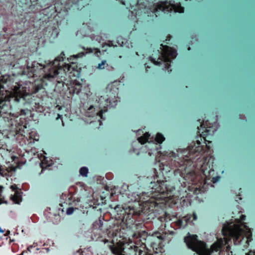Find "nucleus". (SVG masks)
Here are the masks:
<instances>
[{"label":"nucleus","instance_id":"2f4dec72","mask_svg":"<svg viewBox=\"0 0 255 255\" xmlns=\"http://www.w3.org/2000/svg\"><path fill=\"white\" fill-rule=\"evenodd\" d=\"M107 44L111 47V46H117L116 45H114L113 42L112 41H108Z\"/></svg>","mask_w":255,"mask_h":255},{"label":"nucleus","instance_id":"3c124183","mask_svg":"<svg viewBox=\"0 0 255 255\" xmlns=\"http://www.w3.org/2000/svg\"><path fill=\"white\" fill-rule=\"evenodd\" d=\"M148 154H149L150 155H151V153L149 151V152H148Z\"/></svg>","mask_w":255,"mask_h":255},{"label":"nucleus","instance_id":"ddd939ff","mask_svg":"<svg viewBox=\"0 0 255 255\" xmlns=\"http://www.w3.org/2000/svg\"><path fill=\"white\" fill-rule=\"evenodd\" d=\"M14 171L12 167H6L5 166L0 165V175L4 177L10 176L12 171Z\"/></svg>","mask_w":255,"mask_h":255},{"label":"nucleus","instance_id":"c03bdc74","mask_svg":"<svg viewBox=\"0 0 255 255\" xmlns=\"http://www.w3.org/2000/svg\"><path fill=\"white\" fill-rule=\"evenodd\" d=\"M134 236L136 237V238H138L139 236H137L136 234H134Z\"/></svg>","mask_w":255,"mask_h":255},{"label":"nucleus","instance_id":"de8ad7c7","mask_svg":"<svg viewBox=\"0 0 255 255\" xmlns=\"http://www.w3.org/2000/svg\"><path fill=\"white\" fill-rule=\"evenodd\" d=\"M77 201H78V202H79V201H80V199H79V198H77Z\"/></svg>","mask_w":255,"mask_h":255},{"label":"nucleus","instance_id":"e433bc0d","mask_svg":"<svg viewBox=\"0 0 255 255\" xmlns=\"http://www.w3.org/2000/svg\"><path fill=\"white\" fill-rule=\"evenodd\" d=\"M245 219H246V216H245V215H242L241 216V220L242 221H244V220H245Z\"/></svg>","mask_w":255,"mask_h":255},{"label":"nucleus","instance_id":"bb28decb","mask_svg":"<svg viewBox=\"0 0 255 255\" xmlns=\"http://www.w3.org/2000/svg\"><path fill=\"white\" fill-rule=\"evenodd\" d=\"M126 40L123 39L122 37H119L117 38V43L119 45H120L121 46H123L124 43L125 42Z\"/></svg>","mask_w":255,"mask_h":255},{"label":"nucleus","instance_id":"8fccbe9b","mask_svg":"<svg viewBox=\"0 0 255 255\" xmlns=\"http://www.w3.org/2000/svg\"><path fill=\"white\" fill-rule=\"evenodd\" d=\"M149 68V67H148V66H147L146 67V71L147 70V68Z\"/></svg>","mask_w":255,"mask_h":255},{"label":"nucleus","instance_id":"39448f33","mask_svg":"<svg viewBox=\"0 0 255 255\" xmlns=\"http://www.w3.org/2000/svg\"><path fill=\"white\" fill-rule=\"evenodd\" d=\"M233 224V222H226L223 225L222 232L224 237L229 236L233 238V241L235 245H239L241 244L242 240L244 239L243 235L245 234L244 228L246 230H248L246 233V236L248 240H249L252 236L251 230L248 227L245 225V223Z\"/></svg>","mask_w":255,"mask_h":255},{"label":"nucleus","instance_id":"7c9ffc66","mask_svg":"<svg viewBox=\"0 0 255 255\" xmlns=\"http://www.w3.org/2000/svg\"><path fill=\"white\" fill-rule=\"evenodd\" d=\"M11 251H12V252L13 253H16L18 251V249L16 248V245H12V246H11Z\"/></svg>","mask_w":255,"mask_h":255},{"label":"nucleus","instance_id":"37998d69","mask_svg":"<svg viewBox=\"0 0 255 255\" xmlns=\"http://www.w3.org/2000/svg\"><path fill=\"white\" fill-rule=\"evenodd\" d=\"M77 253H78V254H79V255H82V253H81V252H80V251H78L77 252Z\"/></svg>","mask_w":255,"mask_h":255},{"label":"nucleus","instance_id":"5701e85b","mask_svg":"<svg viewBox=\"0 0 255 255\" xmlns=\"http://www.w3.org/2000/svg\"><path fill=\"white\" fill-rule=\"evenodd\" d=\"M29 112V111L27 109L21 108V109H20L19 111L17 112V114L19 116H22V115L25 116V115L28 114Z\"/></svg>","mask_w":255,"mask_h":255},{"label":"nucleus","instance_id":"4c0bfd02","mask_svg":"<svg viewBox=\"0 0 255 255\" xmlns=\"http://www.w3.org/2000/svg\"><path fill=\"white\" fill-rule=\"evenodd\" d=\"M40 166H41V167L42 168V170H41V172L40 173V174H41L43 172V169L44 168V166L43 165V163L42 164H40Z\"/></svg>","mask_w":255,"mask_h":255},{"label":"nucleus","instance_id":"cd10ccee","mask_svg":"<svg viewBox=\"0 0 255 255\" xmlns=\"http://www.w3.org/2000/svg\"><path fill=\"white\" fill-rule=\"evenodd\" d=\"M191 218V216L188 215L183 217V219H185V221L187 222V225L190 221Z\"/></svg>","mask_w":255,"mask_h":255},{"label":"nucleus","instance_id":"6ab92c4d","mask_svg":"<svg viewBox=\"0 0 255 255\" xmlns=\"http://www.w3.org/2000/svg\"><path fill=\"white\" fill-rule=\"evenodd\" d=\"M184 178H186V179H190V180L193 182V183H194L195 182V179L196 178V174L193 171L189 172L187 174L186 177H184Z\"/></svg>","mask_w":255,"mask_h":255},{"label":"nucleus","instance_id":"7ed1b4c3","mask_svg":"<svg viewBox=\"0 0 255 255\" xmlns=\"http://www.w3.org/2000/svg\"><path fill=\"white\" fill-rule=\"evenodd\" d=\"M204 147L201 145L199 140H197L196 142H193L186 149H179L176 153L174 152H170L169 153V159L162 164L163 166H169L173 170L175 175L179 174L181 176H183L182 172L184 169V165L185 162L191 161L192 162L196 159L200 158V155L203 152Z\"/></svg>","mask_w":255,"mask_h":255},{"label":"nucleus","instance_id":"2eb2a0df","mask_svg":"<svg viewBox=\"0 0 255 255\" xmlns=\"http://www.w3.org/2000/svg\"><path fill=\"white\" fill-rule=\"evenodd\" d=\"M208 122V120H207L205 123H203L201 125V128H205V130L202 131V134L203 135H209L212 134L211 133V128L212 127L211 126L207 125V123Z\"/></svg>","mask_w":255,"mask_h":255},{"label":"nucleus","instance_id":"f257e3e1","mask_svg":"<svg viewBox=\"0 0 255 255\" xmlns=\"http://www.w3.org/2000/svg\"><path fill=\"white\" fill-rule=\"evenodd\" d=\"M64 52H62L60 55L57 57L53 61L49 62L47 65H43L39 63L34 61L31 66L28 65L27 59L25 58V66H20V71L15 75H27L29 77L39 76L42 79L49 81H55L57 83L63 85L65 77L63 75L66 72L71 73L74 68L71 65L63 62Z\"/></svg>","mask_w":255,"mask_h":255},{"label":"nucleus","instance_id":"09e8293b","mask_svg":"<svg viewBox=\"0 0 255 255\" xmlns=\"http://www.w3.org/2000/svg\"><path fill=\"white\" fill-rule=\"evenodd\" d=\"M0 232H3V231H2V230L0 228Z\"/></svg>","mask_w":255,"mask_h":255},{"label":"nucleus","instance_id":"a19ab883","mask_svg":"<svg viewBox=\"0 0 255 255\" xmlns=\"http://www.w3.org/2000/svg\"><path fill=\"white\" fill-rule=\"evenodd\" d=\"M241 198L240 197V195H238L237 196V198H236V201H238V199L239 200H241Z\"/></svg>","mask_w":255,"mask_h":255},{"label":"nucleus","instance_id":"a878e982","mask_svg":"<svg viewBox=\"0 0 255 255\" xmlns=\"http://www.w3.org/2000/svg\"><path fill=\"white\" fill-rule=\"evenodd\" d=\"M119 1H120L123 4L125 5L127 4L131 5L132 4L131 0H119Z\"/></svg>","mask_w":255,"mask_h":255},{"label":"nucleus","instance_id":"c9c22d12","mask_svg":"<svg viewBox=\"0 0 255 255\" xmlns=\"http://www.w3.org/2000/svg\"><path fill=\"white\" fill-rule=\"evenodd\" d=\"M191 217H193V220H196L197 218V215L195 214H193V216H191Z\"/></svg>","mask_w":255,"mask_h":255},{"label":"nucleus","instance_id":"72a5a7b5","mask_svg":"<svg viewBox=\"0 0 255 255\" xmlns=\"http://www.w3.org/2000/svg\"><path fill=\"white\" fill-rule=\"evenodd\" d=\"M87 51L86 52V53H91V52H93V50H92V48H87Z\"/></svg>","mask_w":255,"mask_h":255},{"label":"nucleus","instance_id":"603ef678","mask_svg":"<svg viewBox=\"0 0 255 255\" xmlns=\"http://www.w3.org/2000/svg\"><path fill=\"white\" fill-rule=\"evenodd\" d=\"M38 250H39V249H38V248H36V249H35V251H38Z\"/></svg>","mask_w":255,"mask_h":255},{"label":"nucleus","instance_id":"423d86ee","mask_svg":"<svg viewBox=\"0 0 255 255\" xmlns=\"http://www.w3.org/2000/svg\"><path fill=\"white\" fill-rule=\"evenodd\" d=\"M98 106H96L97 109L93 106H91L85 113V116L90 119H86V121L90 124L97 122L99 125H102L101 120H105L103 118V113L106 112L107 110L104 109L108 106L113 107L114 105L112 104L111 101L108 98H104L101 96L99 99Z\"/></svg>","mask_w":255,"mask_h":255},{"label":"nucleus","instance_id":"f3484780","mask_svg":"<svg viewBox=\"0 0 255 255\" xmlns=\"http://www.w3.org/2000/svg\"><path fill=\"white\" fill-rule=\"evenodd\" d=\"M103 218H100L98 220H96L93 223V227L95 229L101 230V228L103 225Z\"/></svg>","mask_w":255,"mask_h":255},{"label":"nucleus","instance_id":"f03ea898","mask_svg":"<svg viewBox=\"0 0 255 255\" xmlns=\"http://www.w3.org/2000/svg\"><path fill=\"white\" fill-rule=\"evenodd\" d=\"M13 78L9 75L0 77V115L7 113L10 109L11 104L22 107L25 104V97L28 95L25 87H19L12 93Z\"/></svg>","mask_w":255,"mask_h":255},{"label":"nucleus","instance_id":"c756f323","mask_svg":"<svg viewBox=\"0 0 255 255\" xmlns=\"http://www.w3.org/2000/svg\"><path fill=\"white\" fill-rule=\"evenodd\" d=\"M85 53L84 52H80L79 53H78V54L76 55H74V56L76 58H78V57H82V56H83L84 55H85Z\"/></svg>","mask_w":255,"mask_h":255},{"label":"nucleus","instance_id":"9d476101","mask_svg":"<svg viewBox=\"0 0 255 255\" xmlns=\"http://www.w3.org/2000/svg\"><path fill=\"white\" fill-rule=\"evenodd\" d=\"M12 191H14L13 194H11L10 197V200L13 203L19 204L22 201V194L20 189L17 187L16 185H11L10 187Z\"/></svg>","mask_w":255,"mask_h":255},{"label":"nucleus","instance_id":"9b49d317","mask_svg":"<svg viewBox=\"0 0 255 255\" xmlns=\"http://www.w3.org/2000/svg\"><path fill=\"white\" fill-rule=\"evenodd\" d=\"M166 183V181L157 180L156 183L151 182L150 187L154 189L155 191L163 192H164V189H166L167 184Z\"/></svg>","mask_w":255,"mask_h":255},{"label":"nucleus","instance_id":"412c9836","mask_svg":"<svg viewBox=\"0 0 255 255\" xmlns=\"http://www.w3.org/2000/svg\"><path fill=\"white\" fill-rule=\"evenodd\" d=\"M37 246V243H34L31 246H29L27 249V251H23L20 255H23V254L25 253H27V252H29L30 253H32V249L34 248H35L36 246Z\"/></svg>","mask_w":255,"mask_h":255},{"label":"nucleus","instance_id":"393cba45","mask_svg":"<svg viewBox=\"0 0 255 255\" xmlns=\"http://www.w3.org/2000/svg\"><path fill=\"white\" fill-rule=\"evenodd\" d=\"M77 208H74V207H69L66 210V214L68 215H71L74 212V211L75 210H77Z\"/></svg>","mask_w":255,"mask_h":255},{"label":"nucleus","instance_id":"f704fd0d","mask_svg":"<svg viewBox=\"0 0 255 255\" xmlns=\"http://www.w3.org/2000/svg\"><path fill=\"white\" fill-rule=\"evenodd\" d=\"M246 255H255V252L251 251L248 253Z\"/></svg>","mask_w":255,"mask_h":255},{"label":"nucleus","instance_id":"a18cd8bd","mask_svg":"<svg viewBox=\"0 0 255 255\" xmlns=\"http://www.w3.org/2000/svg\"><path fill=\"white\" fill-rule=\"evenodd\" d=\"M244 118V116L240 115V119H243Z\"/></svg>","mask_w":255,"mask_h":255},{"label":"nucleus","instance_id":"0eeeda50","mask_svg":"<svg viewBox=\"0 0 255 255\" xmlns=\"http://www.w3.org/2000/svg\"><path fill=\"white\" fill-rule=\"evenodd\" d=\"M161 49L160 55L156 61L155 58L149 57L150 61L156 65H160L161 63H163L165 69L168 70V73L171 72V69H169L170 64L169 63L172 59H174L177 55L176 51L171 47L168 46H164L163 44L160 45Z\"/></svg>","mask_w":255,"mask_h":255},{"label":"nucleus","instance_id":"b1692460","mask_svg":"<svg viewBox=\"0 0 255 255\" xmlns=\"http://www.w3.org/2000/svg\"><path fill=\"white\" fill-rule=\"evenodd\" d=\"M107 64L106 60H103L101 63H99L98 66V68L100 69H104L105 68V67Z\"/></svg>","mask_w":255,"mask_h":255},{"label":"nucleus","instance_id":"a211bd4d","mask_svg":"<svg viewBox=\"0 0 255 255\" xmlns=\"http://www.w3.org/2000/svg\"><path fill=\"white\" fill-rule=\"evenodd\" d=\"M176 224L178 228H184L187 225V222L185 221V219H183V218L178 220L176 222Z\"/></svg>","mask_w":255,"mask_h":255},{"label":"nucleus","instance_id":"58836bf2","mask_svg":"<svg viewBox=\"0 0 255 255\" xmlns=\"http://www.w3.org/2000/svg\"><path fill=\"white\" fill-rule=\"evenodd\" d=\"M101 39V37H99V36H98V37L96 38V41H98L99 42H100Z\"/></svg>","mask_w":255,"mask_h":255},{"label":"nucleus","instance_id":"dca6fc26","mask_svg":"<svg viewBox=\"0 0 255 255\" xmlns=\"http://www.w3.org/2000/svg\"><path fill=\"white\" fill-rule=\"evenodd\" d=\"M156 206V203L153 201H146L144 203L143 206L144 208H146V210H149V211H152L153 210V208H154Z\"/></svg>","mask_w":255,"mask_h":255},{"label":"nucleus","instance_id":"49530a36","mask_svg":"<svg viewBox=\"0 0 255 255\" xmlns=\"http://www.w3.org/2000/svg\"><path fill=\"white\" fill-rule=\"evenodd\" d=\"M95 50H97V52H100V51H99V50H98L97 49H95Z\"/></svg>","mask_w":255,"mask_h":255},{"label":"nucleus","instance_id":"f8f14e48","mask_svg":"<svg viewBox=\"0 0 255 255\" xmlns=\"http://www.w3.org/2000/svg\"><path fill=\"white\" fill-rule=\"evenodd\" d=\"M82 84L77 80L73 81L70 87L69 88V92L72 94H79L82 88Z\"/></svg>","mask_w":255,"mask_h":255},{"label":"nucleus","instance_id":"473e14b6","mask_svg":"<svg viewBox=\"0 0 255 255\" xmlns=\"http://www.w3.org/2000/svg\"><path fill=\"white\" fill-rule=\"evenodd\" d=\"M59 119H60L62 121V125H63V126H64V124L63 121L62 120V116L60 115V114L57 115V117L56 118V120H58Z\"/></svg>","mask_w":255,"mask_h":255},{"label":"nucleus","instance_id":"ea45409f","mask_svg":"<svg viewBox=\"0 0 255 255\" xmlns=\"http://www.w3.org/2000/svg\"><path fill=\"white\" fill-rule=\"evenodd\" d=\"M13 67L15 68H19L18 64H16L13 65Z\"/></svg>","mask_w":255,"mask_h":255},{"label":"nucleus","instance_id":"6e6d98bb","mask_svg":"<svg viewBox=\"0 0 255 255\" xmlns=\"http://www.w3.org/2000/svg\"><path fill=\"white\" fill-rule=\"evenodd\" d=\"M210 124V123H209V122H208L207 123V124Z\"/></svg>","mask_w":255,"mask_h":255},{"label":"nucleus","instance_id":"aec40b11","mask_svg":"<svg viewBox=\"0 0 255 255\" xmlns=\"http://www.w3.org/2000/svg\"><path fill=\"white\" fill-rule=\"evenodd\" d=\"M88 168L87 167L83 166L80 169L79 173L81 176L86 177L88 173Z\"/></svg>","mask_w":255,"mask_h":255},{"label":"nucleus","instance_id":"79ce46f5","mask_svg":"<svg viewBox=\"0 0 255 255\" xmlns=\"http://www.w3.org/2000/svg\"><path fill=\"white\" fill-rule=\"evenodd\" d=\"M213 181L214 183H215V182L217 181V180L215 178H213Z\"/></svg>","mask_w":255,"mask_h":255},{"label":"nucleus","instance_id":"20e7f679","mask_svg":"<svg viewBox=\"0 0 255 255\" xmlns=\"http://www.w3.org/2000/svg\"><path fill=\"white\" fill-rule=\"evenodd\" d=\"M196 235H191L189 233L184 238V242L188 249L196 252L198 255H211L216 252L218 255L220 254L221 245L218 244H214L209 249L207 248L206 244L199 240Z\"/></svg>","mask_w":255,"mask_h":255},{"label":"nucleus","instance_id":"864d4df0","mask_svg":"<svg viewBox=\"0 0 255 255\" xmlns=\"http://www.w3.org/2000/svg\"><path fill=\"white\" fill-rule=\"evenodd\" d=\"M1 188H2V187H1V186H0V191H1Z\"/></svg>","mask_w":255,"mask_h":255},{"label":"nucleus","instance_id":"1a4fd4ad","mask_svg":"<svg viewBox=\"0 0 255 255\" xmlns=\"http://www.w3.org/2000/svg\"><path fill=\"white\" fill-rule=\"evenodd\" d=\"M149 136L150 134L148 133V132H146L145 134H144L143 136L138 137L137 139L138 142L141 144H143L147 142L148 143L147 145H146V147L150 151L158 150V146L160 145H158L157 143H162L165 139L164 137L161 133H157L155 138V140L153 141L152 140L148 141Z\"/></svg>","mask_w":255,"mask_h":255},{"label":"nucleus","instance_id":"4be33fe9","mask_svg":"<svg viewBox=\"0 0 255 255\" xmlns=\"http://www.w3.org/2000/svg\"><path fill=\"white\" fill-rule=\"evenodd\" d=\"M129 250H131V251H133V252L135 254L136 252H138L139 254L140 255V254L142 253V251L140 249H139V248L135 246H130L129 248Z\"/></svg>","mask_w":255,"mask_h":255},{"label":"nucleus","instance_id":"5fc2aeb1","mask_svg":"<svg viewBox=\"0 0 255 255\" xmlns=\"http://www.w3.org/2000/svg\"><path fill=\"white\" fill-rule=\"evenodd\" d=\"M189 50H190V47H189L188 49Z\"/></svg>","mask_w":255,"mask_h":255},{"label":"nucleus","instance_id":"4468645a","mask_svg":"<svg viewBox=\"0 0 255 255\" xmlns=\"http://www.w3.org/2000/svg\"><path fill=\"white\" fill-rule=\"evenodd\" d=\"M128 210L126 209L125 210V213L128 215V218L132 217L133 216H138L140 215L139 211H135L133 207H131L129 206Z\"/></svg>","mask_w":255,"mask_h":255},{"label":"nucleus","instance_id":"6e6552de","mask_svg":"<svg viewBox=\"0 0 255 255\" xmlns=\"http://www.w3.org/2000/svg\"><path fill=\"white\" fill-rule=\"evenodd\" d=\"M152 14H154L156 17L159 13H168L173 11L174 12L182 13L184 12V7L181 6L180 3H173L167 1H161L153 4L150 8Z\"/></svg>","mask_w":255,"mask_h":255},{"label":"nucleus","instance_id":"c85d7f7f","mask_svg":"<svg viewBox=\"0 0 255 255\" xmlns=\"http://www.w3.org/2000/svg\"><path fill=\"white\" fill-rule=\"evenodd\" d=\"M105 67V69H106L107 70L109 71H112L114 69V67L108 64L107 63L106 64V66Z\"/></svg>","mask_w":255,"mask_h":255}]
</instances>
